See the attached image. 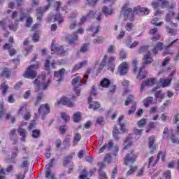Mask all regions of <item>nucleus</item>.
Instances as JSON below:
<instances>
[{
    "label": "nucleus",
    "instance_id": "nucleus-1",
    "mask_svg": "<svg viewBox=\"0 0 179 179\" xmlns=\"http://www.w3.org/2000/svg\"><path fill=\"white\" fill-rule=\"evenodd\" d=\"M150 50H153L152 46H143L139 50L140 54H146L144 55L143 59V66L140 68L138 74L137 75V79H139V80H142V79H145V78H146V73H143L142 70L145 69L146 65H149V64H152V62H153V59L150 55Z\"/></svg>",
    "mask_w": 179,
    "mask_h": 179
},
{
    "label": "nucleus",
    "instance_id": "nucleus-2",
    "mask_svg": "<svg viewBox=\"0 0 179 179\" xmlns=\"http://www.w3.org/2000/svg\"><path fill=\"white\" fill-rule=\"evenodd\" d=\"M136 154L134 150L126 155V157L124 158V164H126V166H129V164H131L129 166L130 169L127 173V176H131V174H134V173H135V171H136V170L138 169V167H136V166L134 164V163L136 162Z\"/></svg>",
    "mask_w": 179,
    "mask_h": 179
},
{
    "label": "nucleus",
    "instance_id": "nucleus-3",
    "mask_svg": "<svg viewBox=\"0 0 179 179\" xmlns=\"http://www.w3.org/2000/svg\"><path fill=\"white\" fill-rule=\"evenodd\" d=\"M51 83V80H48L45 83V76H40L36 78L34 81V85L35 86V92H39V90H47V87Z\"/></svg>",
    "mask_w": 179,
    "mask_h": 179
},
{
    "label": "nucleus",
    "instance_id": "nucleus-4",
    "mask_svg": "<svg viewBox=\"0 0 179 179\" xmlns=\"http://www.w3.org/2000/svg\"><path fill=\"white\" fill-rule=\"evenodd\" d=\"M122 13L123 14L124 20H130V22H134V20H135L134 8H129L128 4L124 6Z\"/></svg>",
    "mask_w": 179,
    "mask_h": 179
},
{
    "label": "nucleus",
    "instance_id": "nucleus-5",
    "mask_svg": "<svg viewBox=\"0 0 179 179\" xmlns=\"http://www.w3.org/2000/svg\"><path fill=\"white\" fill-rule=\"evenodd\" d=\"M38 68V64H32L29 66L24 75V78L27 79H34L37 76V69Z\"/></svg>",
    "mask_w": 179,
    "mask_h": 179
},
{
    "label": "nucleus",
    "instance_id": "nucleus-6",
    "mask_svg": "<svg viewBox=\"0 0 179 179\" xmlns=\"http://www.w3.org/2000/svg\"><path fill=\"white\" fill-rule=\"evenodd\" d=\"M51 51L52 54H57V55H61V57H65V55H68L69 49H64L62 46H58L57 45L52 43Z\"/></svg>",
    "mask_w": 179,
    "mask_h": 179
},
{
    "label": "nucleus",
    "instance_id": "nucleus-7",
    "mask_svg": "<svg viewBox=\"0 0 179 179\" xmlns=\"http://www.w3.org/2000/svg\"><path fill=\"white\" fill-rule=\"evenodd\" d=\"M38 113L43 120L45 118V115L50 114V105L45 103L40 106Z\"/></svg>",
    "mask_w": 179,
    "mask_h": 179
},
{
    "label": "nucleus",
    "instance_id": "nucleus-8",
    "mask_svg": "<svg viewBox=\"0 0 179 179\" xmlns=\"http://www.w3.org/2000/svg\"><path fill=\"white\" fill-rule=\"evenodd\" d=\"M87 78H89V76L87 74L84 75V78L83 79V80L80 77H76L72 80L71 83L76 88L80 87L82 85L86 83V79H87Z\"/></svg>",
    "mask_w": 179,
    "mask_h": 179
},
{
    "label": "nucleus",
    "instance_id": "nucleus-9",
    "mask_svg": "<svg viewBox=\"0 0 179 179\" xmlns=\"http://www.w3.org/2000/svg\"><path fill=\"white\" fill-rule=\"evenodd\" d=\"M128 69H129V64L127 62H123L117 68V73L121 76H125L128 73Z\"/></svg>",
    "mask_w": 179,
    "mask_h": 179
},
{
    "label": "nucleus",
    "instance_id": "nucleus-10",
    "mask_svg": "<svg viewBox=\"0 0 179 179\" xmlns=\"http://www.w3.org/2000/svg\"><path fill=\"white\" fill-rule=\"evenodd\" d=\"M174 16H176V13L174 12V10H169V13L165 17V20L166 23H169L170 26H171L172 27H177V24L171 22Z\"/></svg>",
    "mask_w": 179,
    "mask_h": 179
},
{
    "label": "nucleus",
    "instance_id": "nucleus-11",
    "mask_svg": "<svg viewBox=\"0 0 179 179\" xmlns=\"http://www.w3.org/2000/svg\"><path fill=\"white\" fill-rule=\"evenodd\" d=\"M64 75H65V69L55 72L54 76L57 85H59L64 80Z\"/></svg>",
    "mask_w": 179,
    "mask_h": 179
},
{
    "label": "nucleus",
    "instance_id": "nucleus-12",
    "mask_svg": "<svg viewBox=\"0 0 179 179\" xmlns=\"http://www.w3.org/2000/svg\"><path fill=\"white\" fill-rule=\"evenodd\" d=\"M55 104L56 106L62 104V106H66L67 107H73L75 106L73 103H72L71 100L66 97L62 98L59 101H57Z\"/></svg>",
    "mask_w": 179,
    "mask_h": 179
},
{
    "label": "nucleus",
    "instance_id": "nucleus-13",
    "mask_svg": "<svg viewBox=\"0 0 179 179\" xmlns=\"http://www.w3.org/2000/svg\"><path fill=\"white\" fill-rule=\"evenodd\" d=\"M157 80H156V78H148L147 80L144 81L143 84H141L140 92H143V90H145V86H153L155 83H157Z\"/></svg>",
    "mask_w": 179,
    "mask_h": 179
},
{
    "label": "nucleus",
    "instance_id": "nucleus-14",
    "mask_svg": "<svg viewBox=\"0 0 179 179\" xmlns=\"http://www.w3.org/2000/svg\"><path fill=\"white\" fill-rule=\"evenodd\" d=\"M115 61V57L111 56L108 61V70L111 71L112 73H114V69H115V64L114 62Z\"/></svg>",
    "mask_w": 179,
    "mask_h": 179
},
{
    "label": "nucleus",
    "instance_id": "nucleus-15",
    "mask_svg": "<svg viewBox=\"0 0 179 179\" xmlns=\"http://www.w3.org/2000/svg\"><path fill=\"white\" fill-rule=\"evenodd\" d=\"M147 47H152V50H150V51H152L155 55L157 54V52H159V51H162V50L164 48L163 43L162 42H158L157 45H155V47L153 45L147 46Z\"/></svg>",
    "mask_w": 179,
    "mask_h": 179
},
{
    "label": "nucleus",
    "instance_id": "nucleus-16",
    "mask_svg": "<svg viewBox=\"0 0 179 179\" xmlns=\"http://www.w3.org/2000/svg\"><path fill=\"white\" fill-rule=\"evenodd\" d=\"M52 164H54V159H50V163H48L45 166V177L48 178L50 174H54L52 173V171H51V167H52Z\"/></svg>",
    "mask_w": 179,
    "mask_h": 179
},
{
    "label": "nucleus",
    "instance_id": "nucleus-17",
    "mask_svg": "<svg viewBox=\"0 0 179 179\" xmlns=\"http://www.w3.org/2000/svg\"><path fill=\"white\" fill-rule=\"evenodd\" d=\"M36 16L38 22H41V20H43V16H44V14L43 13V7H38L36 9Z\"/></svg>",
    "mask_w": 179,
    "mask_h": 179
},
{
    "label": "nucleus",
    "instance_id": "nucleus-18",
    "mask_svg": "<svg viewBox=\"0 0 179 179\" xmlns=\"http://www.w3.org/2000/svg\"><path fill=\"white\" fill-rule=\"evenodd\" d=\"M9 136L10 141H13V145H16V143H17V137L16 136V129L10 130L9 133Z\"/></svg>",
    "mask_w": 179,
    "mask_h": 179
},
{
    "label": "nucleus",
    "instance_id": "nucleus-19",
    "mask_svg": "<svg viewBox=\"0 0 179 179\" xmlns=\"http://www.w3.org/2000/svg\"><path fill=\"white\" fill-rule=\"evenodd\" d=\"M50 66H51L53 69L55 68V60H49L47 59L45 62V71H50Z\"/></svg>",
    "mask_w": 179,
    "mask_h": 179
},
{
    "label": "nucleus",
    "instance_id": "nucleus-20",
    "mask_svg": "<svg viewBox=\"0 0 179 179\" xmlns=\"http://www.w3.org/2000/svg\"><path fill=\"white\" fill-rule=\"evenodd\" d=\"M166 94L163 93L162 90L157 91L155 93V98L159 103H162V100L164 99Z\"/></svg>",
    "mask_w": 179,
    "mask_h": 179
},
{
    "label": "nucleus",
    "instance_id": "nucleus-21",
    "mask_svg": "<svg viewBox=\"0 0 179 179\" xmlns=\"http://www.w3.org/2000/svg\"><path fill=\"white\" fill-rule=\"evenodd\" d=\"M66 40L69 44H73L75 41H78V35L76 34L74 36L69 35L66 37Z\"/></svg>",
    "mask_w": 179,
    "mask_h": 179
},
{
    "label": "nucleus",
    "instance_id": "nucleus-22",
    "mask_svg": "<svg viewBox=\"0 0 179 179\" xmlns=\"http://www.w3.org/2000/svg\"><path fill=\"white\" fill-rule=\"evenodd\" d=\"M99 166H100L99 179L107 178V176H106V173L103 171V169H104V164L103 163H99Z\"/></svg>",
    "mask_w": 179,
    "mask_h": 179
},
{
    "label": "nucleus",
    "instance_id": "nucleus-23",
    "mask_svg": "<svg viewBox=\"0 0 179 179\" xmlns=\"http://www.w3.org/2000/svg\"><path fill=\"white\" fill-rule=\"evenodd\" d=\"M107 55H104L102 62L100 64L99 68L96 72V75H98V73L100 72V71H101L103 69V68H104L106 66V65H107Z\"/></svg>",
    "mask_w": 179,
    "mask_h": 179
},
{
    "label": "nucleus",
    "instance_id": "nucleus-24",
    "mask_svg": "<svg viewBox=\"0 0 179 179\" xmlns=\"http://www.w3.org/2000/svg\"><path fill=\"white\" fill-rule=\"evenodd\" d=\"M124 150H127L132 146V141H131L130 137H127L126 140L124 141Z\"/></svg>",
    "mask_w": 179,
    "mask_h": 179
},
{
    "label": "nucleus",
    "instance_id": "nucleus-25",
    "mask_svg": "<svg viewBox=\"0 0 179 179\" xmlns=\"http://www.w3.org/2000/svg\"><path fill=\"white\" fill-rule=\"evenodd\" d=\"M102 12L104 13V15H106V16H108L110 15H113L114 9H109L108 6H103L102 8Z\"/></svg>",
    "mask_w": 179,
    "mask_h": 179
},
{
    "label": "nucleus",
    "instance_id": "nucleus-26",
    "mask_svg": "<svg viewBox=\"0 0 179 179\" xmlns=\"http://www.w3.org/2000/svg\"><path fill=\"white\" fill-rule=\"evenodd\" d=\"M86 65H87V61L84 60L81 62L80 64H76L73 69V71H78V69H80V68H83V66H86Z\"/></svg>",
    "mask_w": 179,
    "mask_h": 179
},
{
    "label": "nucleus",
    "instance_id": "nucleus-27",
    "mask_svg": "<svg viewBox=\"0 0 179 179\" xmlns=\"http://www.w3.org/2000/svg\"><path fill=\"white\" fill-rule=\"evenodd\" d=\"M43 97H44V94L43 92H40L38 94V96L36 97V101H34V106H38L41 103V101L43 100Z\"/></svg>",
    "mask_w": 179,
    "mask_h": 179
},
{
    "label": "nucleus",
    "instance_id": "nucleus-28",
    "mask_svg": "<svg viewBox=\"0 0 179 179\" xmlns=\"http://www.w3.org/2000/svg\"><path fill=\"white\" fill-rule=\"evenodd\" d=\"M82 139V136L79 133H76L73 137V145L74 146L78 145L80 140Z\"/></svg>",
    "mask_w": 179,
    "mask_h": 179
},
{
    "label": "nucleus",
    "instance_id": "nucleus-29",
    "mask_svg": "<svg viewBox=\"0 0 179 179\" xmlns=\"http://www.w3.org/2000/svg\"><path fill=\"white\" fill-rule=\"evenodd\" d=\"M160 83L163 87H167L171 83V79H160Z\"/></svg>",
    "mask_w": 179,
    "mask_h": 179
},
{
    "label": "nucleus",
    "instance_id": "nucleus-30",
    "mask_svg": "<svg viewBox=\"0 0 179 179\" xmlns=\"http://www.w3.org/2000/svg\"><path fill=\"white\" fill-rule=\"evenodd\" d=\"M113 135L115 141H118V139H120V130H118L117 127H115L113 131Z\"/></svg>",
    "mask_w": 179,
    "mask_h": 179
},
{
    "label": "nucleus",
    "instance_id": "nucleus-31",
    "mask_svg": "<svg viewBox=\"0 0 179 179\" xmlns=\"http://www.w3.org/2000/svg\"><path fill=\"white\" fill-rule=\"evenodd\" d=\"M53 20H54V22L57 21L59 24H61V23H62V22H64V19H62V16L61 15V14L59 13H58V14H56L55 15H54Z\"/></svg>",
    "mask_w": 179,
    "mask_h": 179
},
{
    "label": "nucleus",
    "instance_id": "nucleus-32",
    "mask_svg": "<svg viewBox=\"0 0 179 179\" xmlns=\"http://www.w3.org/2000/svg\"><path fill=\"white\" fill-rule=\"evenodd\" d=\"M17 132H19L20 136H22L21 138V141H24V138H26V134L27 131H26V129L20 127L17 130Z\"/></svg>",
    "mask_w": 179,
    "mask_h": 179
},
{
    "label": "nucleus",
    "instance_id": "nucleus-33",
    "mask_svg": "<svg viewBox=\"0 0 179 179\" xmlns=\"http://www.w3.org/2000/svg\"><path fill=\"white\" fill-rule=\"evenodd\" d=\"M89 108H93V110L96 111L98 108H100V103L97 101H94L92 103L90 104Z\"/></svg>",
    "mask_w": 179,
    "mask_h": 179
},
{
    "label": "nucleus",
    "instance_id": "nucleus-34",
    "mask_svg": "<svg viewBox=\"0 0 179 179\" xmlns=\"http://www.w3.org/2000/svg\"><path fill=\"white\" fill-rule=\"evenodd\" d=\"M18 153H19V148H17V146L13 147L12 150V154H11V159H15V157H17Z\"/></svg>",
    "mask_w": 179,
    "mask_h": 179
},
{
    "label": "nucleus",
    "instance_id": "nucleus-35",
    "mask_svg": "<svg viewBox=\"0 0 179 179\" xmlns=\"http://www.w3.org/2000/svg\"><path fill=\"white\" fill-rule=\"evenodd\" d=\"M146 124H148V119L143 118L140 121L138 122L137 125H138V128H143V127H145V125H146Z\"/></svg>",
    "mask_w": 179,
    "mask_h": 179
},
{
    "label": "nucleus",
    "instance_id": "nucleus-36",
    "mask_svg": "<svg viewBox=\"0 0 179 179\" xmlns=\"http://www.w3.org/2000/svg\"><path fill=\"white\" fill-rule=\"evenodd\" d=\"M152 101H153L152 96H148V97L145 98L143 100V104H144L145 107H149V104H150V103H152Z\"/></svg>",
    "mask_w": 179,
    "mask_h": 179
},
{
    "label": "nucleus",
    "instance_id": "nucleus-37",
    "mask_svg": "<svg viewBox=\"0 0 179 179\" xmlns=\"http://www.w3.org/2000/svg\"><path fill=\"white\" fill-rule=\"evenodd\" d=\"M69 142H71V137H66L63 141V145L64 146V149H69V146H71V145L69 144Z\"/></svg>",
    "mask_w": 179,
    "mask_h": 179
},
{
    "label": "nucleus",
    "instance_id": "nucleus-38",
    "mask_svg": "<svg viewBox=\"0 0 179 179\" xmlns=\"http://www.w3.org/2000/svg\"><path fill=\"white\" fill-rule=\"evenodd\" d=\"M72 155H68L66 157L63 162L64 166H68V164H71V162H72Z\"/></svg>",
    "mask_w": 179,
    "mask_h": 179
},
{
    "label": "nucleus",
    "instance_id": "nucleus-39",
    "mask_svg": "<svg viewBox=\"0 0 179 179\" xmlns=\"http://www.w3.org/2000/svg\"><path fill=\"white\" fill-rule=\"evenodd\" d=\"M87 177H90V176L87 174V171H86V169H84L80 175V179H90Z\"/></svg>",
    "mask_w": 179,
    "mask_h": 179
},
{
    "label": "nucleus",
    "instance_id": "nucleus-40",
    "mask_svg": "<svg viewBox=\"0 0 179 179\" xmlns=\"http://www.w3.org/2000/svg\"><path fill=\"white\" fill-rule=\"evenodd\" d=\"M110 80L108 78H104L101 82V86L102 87H108L110 86Z\"/></svg>",
    "mask_w": 179,
    "mask_h": 179
},
{
    "label": "nucleus",
    "instance_id": "nucleus-41",
    "mask_svg": "<svg viewBox=\"0 0 179 179\" xmlns=\"http://www.w3.org/2000/svg\"><path fill=\"white\" fill-rule=\"evenodd\" d=\"M80 112H77L76 114H74L73 117V121L74 122H79V121H80Z\"/></svg>",
    "mask_w": 179,
    "mask_h": 179
},
{
    "label": "nucleus",
    "instance_id": "nucleus-42",
    "mask_svg": "<svg viewBox=\"0 0 179 179\" xmlns=\"http://www.w3.org/2000/svg\"><path fill=\"white\" fill-rule=\"evenodd\" d=\"M104 162L108 163V164H110V163H113V157H111V155L106 154L104 157Z\"/></svg>",
    "mask_w": 179,
    "mask_h": 179
},
{
    "label": "nucleus",
    "instance_id": "nucleus-43",
    "mask_svg": "<svg viewBox=\"0 0 179 179\" xmlns=\"http://www.w3.org/2000/svg\"><path fill=\"white\" fill-rule=\"evenodd\" d=\"M76 26H78V22L75 20H71L69 26L70 30H73V29H75Z\"/></svg>",
    "mask_w": 179,
    "mask_h": 179
},
{
    "label": "nucleus",
    "instance_id": "nucleus-44",
    "mask_svg": "<svg viewBox=\"0 0 179 179\" xmlns=\"http://www.w3.org/2000/svg\"><path fill=\"white\" fill-rule=\"evenodd\" d=\"M10 75V71H9V69L6 68L1 73V76L3 78H9V76Z\"/></svg>",
    "mask_w": 179,
    "mask_h": 179
},
{
    "label": "nucleus",
    "instance_id": "nucleus-45",
    "mask_svg": "<svg viewBox=\"0 0 179 179\" xmlns=\"http://www.w3.org/2000/svg\"><path fill=\"white\" fill-rule=\"evenodd\" d=\"M134 99H135V96L134 95H129L127 100L125 101V106H129V103H132L134 101Z\"/></svg>",
    "mask_w": 179,
    "mask_h": 179
},
{
    "label": "nucleus",
    "instance_id": "nucleus-46",
    "mask_svg": "<svg viewBox=\"0 0 179 179\" xmlns=\"http://www.w3.org/2000/svg\"><path fill=\"white\" fill-rule=\"evenodd\" d=\"M67 129L68 127H66V125H61L59 127V131L62 135L65 134V132H66Z\"/></svg>",
    "mask_w": 179,
    "mask_h": 179
},
{
    "label": "nucleus",
    "instance_id": "nucleus-47",
    "mask_svg": "<svg viewBox=\"0 0 179 179\" xmlns=\"http://www.w3.org/2000/svg\"><path fill=\"white\" fill-rule=\"evenodd\" d=\"M135 111H136V103L134 102L131 109L128 111V115H131V114H134Z\"/></svg>",
    "mask_w": 179,
    "mask_h": 179
},
{
    "label": "nucleus",
    "instance_id": "nucleus-48",
    "mask_svg": "<svg viewBox=\"0 0 179 179\" xmlns=\"http://www.w3.org/2000/svg\"><path fill=\"white\" fill-rule=\"evenodd\" d=\"M157 22H159V18L155 17L152 20L151 23L155 26H162V24H163V22H159L158 23Z\"/></svg>",
    "mask_w": 179,
    "mask_h": 179
},
{
    "label": "nucleus",
    "instance_id": "nucleus-49",
    "mask_svg": "<svg viewBox=\"0 0 179 179\" xmlns=\"http://www.w3.org/2000/svg\"><path fill=\"white\" fill-rule=\"evenodd\" d=\"M61 117H62V120H64L65 121V122H68V121H69L71 120V117H69V115H68L65 113H62Z\"/></svg>",
    "mask_w": 179,
    "mask_h": 179
},
{
    "label": "nucleus",
    "instance_id": "nucleus-50",
    "mask_svg": "<svg viewBox=\"0 0 179 179\" xmlns=\"http://www.w3.org/2000/svg\"><path fill=\"white\" fill-rule=\"evenodd\" d=\"M40 134V130L35 129L32 131V136L35 138H39Z\"/></svg>",
    "mask_w": 179,
    "mask_h": 179
},
{
    "label": "nucleus",
    "instance_id": "nucleus-51",
    "mask_svg": "<svg viewBox=\"0 0 179 179\" xmlns=\"http://www.w3.org/2000/svg\"><path fill=\"white\" fill-rule=\"evenodd\" d=\"M134 28V24L131 22H127L125 26L126 30L127 31H132V29Z\"/></svg>",
    "mask_w": 179,
    "mask_h": 179
},
{
    "label": "nucleus",
    "instance_id": "nucleus-52",
    "mask_svg": "<svg viewBox=\"0 0 179 179\" xmlns=\"http://www.w3.org/2000/svg\"><path fill=\"white\" fill-rule=\"evenodd\" d=\"M138 64V60H136V59H134L132 61V65H133V72L134 73H136V71H137V67L136 65Z\"/></svg>",
    "mask_w": 179,
    "mask_h": 179
},
{
    "label": "nucleus",
    "instance_id": "nucleus-53",
    "mask_svg": "<svg viewBox=\"0 0 179 179\" xmlns=\"http://www.w3.org/2000/svg\"><path fill=\"white\" fill-rule=\"evenodd\" d=\"M134 15H141V6L134 7L133 8Z\"/></svg>",
    "mask_w": 179,
    "mask_h": 179
},
{
    "label": "nucleus",
    "instance_id": "nucleus-54",
    "mask_svg": "<svg viewBox=\"0 0 179 179\" xmlns=\"http://www.w3.org/2000/svg\"><path fill=\"white\" fill-rule=\"evenodd\" d=\"M31 23H33V18H31V17H28L26 20L27 27H30L31 26Z\"/></svg>",
    "mask_w": 179,
    "mask_h": 179
},
{
    "label": "nucleus",
    "instance_id": "nucleus-55",
    "mask_svg": "<svg viewBox=\"0 0 179 179\" xmlns=\"http://www.w3.org/2000/svg\"><path fill=\"white\" fill-rule=\"evenodd\" d=\"M155 144V136H152L149 138V148H153V145Z\"/></svg>",
    "mask_w": 179,
    "mask_h": 179
},
{
    "label": "nucleus",
    "instance_id": "nucleus-56",
    "mask_svg": "<svg viewBox=\"0 0 179 179\" xmlns=\"http://www.w3.org/2000/svg\"><path fill=\"white\" fill-rule=\"evenodd\" d=\"M162 159V160H164L166 159V154L164 152H159L157 157V162L159 160V159Z\"/></svg>",
    "mask_w": 179,
    "mask_h": 179
},
{
    "label": "nucleus",
    "instance_id": "nucleus-57",
    "mask_svg": "<svg viewBox=\"0 0 179 179\" xmlns=\"http://www.w3.org/2000/svg\"><path fill=\"white\" fill-rule=\"evenodd\" d=\"M1 89L3 90V94H6L9 87L8 86V85H6L5 83H3V84L1 85Z\"/></svg>",
    "mask_w": 179,
    "mask_h": 179
},
{
    "label": "nucleus",
    "instance_id": "nucleus-58",
    "mask_svg": "<svg viewBox=\"0 0 179 179\" xmlns=\"http://www.w3.org/2000/svg\"><path fill=\"white\" fill-rule=\"evenodd\" d=\"M167 6H169V1H167L159 3V8H162V9H164V8H167Z\"/></svg>",
    "mask_w": 179,
    "mask_h": 179
},
{
    "label": "nucleus",
    "instance_id": "nucleus-59",
    "mask_svg": "<svg viewBox=\"0 0 179 179\" xmlns=\"http://www.w3.org/2000/svg\"><path fill=\"white\" fill-rule=\"evenodd\" d=\"M87 17H88V19H94V17H96V13H94V11H90L87 15Z\"/></svg>",
    "mask_w": 179,
    "mask_h": 179
},
{
    "label": "nucleus",
    "instance_id": "nucleus-60",
    "mask_svg": "<svg viewBox=\"0 0 179 179\" xmlns=\"http://www.w3.org/2000/svg\"><path fill=\"white\" fill-rule=\"evenodd\" d=\"M141 15H149V10L146 8L141 7Z\"/></svg>",
    "mask_w": 179,
    "mask_h": 179
},
{
    "label": "nucleus",
    "instance_id": "nucleus-61",
    "mask_svg": "<svg viewBox=\"0 0 179 179\" xmlns=\"http://www.w3.org/2000/svg\"><path fill=\"white\" fill-rule=\"evenodd\" d=\"M114 146V143L113 141H110L108 143H106V148L108 150H111V148Z\"/></svg>",
    "mask_w": 179,
    "mask_h": 179
},
{
    "label": "nucleus",
    "instance_id": "nucleus-62",
    "mask_svg": "<svg viewBox=\"0 0 179 179\" xmlns=\"http://www.w3.org/2000/svg\"><path fill=\"white\" fill-rule=\"evenodd\" d=\"M26 17H29V13H22L20 17V22H22L23 20L26 19Z\"/></svg>",
    "mask_w": 179,
    "mask_h": 179
},
{
    "label": "nucleus",
    "instance_id": "nucleus-63",
    "mask_svg": "<svg viewBox=\"0 0 179 179\" xmlns=\"http://www.w3.org/2000/svg\"><path fill=\"white\" fill-rule=\"evenodd\" d=\"M89 45L87 44H85L83 46L81 47L80 52H86L89 49Z\"/></svg>",
    "mask_w": 179,
    "mask_h": 179
},
{
    "label": "nucleus",
    "instance_id": "nucleus-64",
    "mask_svg": "<svg viewBox=\"0 0 179 179\" xmlns=\"http://www.w3.org/2000/svg\"><path fill=\"white\" fill-rule=\"evenodd\" d=\"M152 41H157L160 40V34H159L157 33L154 34V36L152 37Z\"/></svg>",
    "mask_w": 179,
    "mask_h": 179
}]
</instances>
